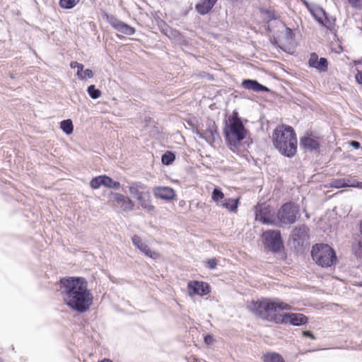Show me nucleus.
Masks as SVG:
<instances>
[{"label": "nucleus", "instance_id": "f257e3e1", "mask_svg": "<svg viewBox=\"0 0 362 362\" xmlns=\"http://www.w3.org/2000/svg\"><path fill=\"white\" fill-rule=\"evenodd\" d=\"M59 291L64 305L77 314L88 312L93 304V294L87 279L79 276H66L59 281Z\"/></svg>", "mask_w": 362, "mask_h": 362}, {"label": "nucleus", "instance_id": "f03ea898", "mask_svg": "<svg viewBox=\"0 0 362 362\" xmlns=\"http://www.w3.org/2000/svg\"><path fill=\"white\" fill-rule=\"evenodd\" d=\"M243 122H247L246 119H243L239 112L234 110L231 114H225L223 119V135L228 148L243 158H248L246 146L249 147V141L247 138L248 131Z\"/></svg>", "mask_w": 362, "mask_h": 362}, {"label": "nucleus", "instance_id": "7ed1b4c3", "mask_svg": "<svg viewBox=\"0 0 362 362\" xmlns=\"http://www.w3.org/2000/svg\"><path fill=\"white\" fill-rule=\"evenodd\" d=\"M291 306L280 300H271L262 299L250 302V310L262 320L269 322L279 323L281 312L289 310Z\"/></svg>", "mask_w": 362, "mask_h": 362}, {"label": "nucleus", "instance_id": "20e7f679", "mask_svg": "<svg viewBox=\"0 0 362 362\" xmlns=\"http://www.w3.org/2000/svg\"><path fill=\"white\" fill-rule=\"evenodd\" d=\"M274 145L281 155L291 158L297 151V137L293 127L288 125H279L274 129Z\"/></svg>", "mask_w": 362, "mask_h": 362}, {"label": "nucleus", "instance_id": "39448f33", "mask_svg": "<svg viewBox=\"0 0 362 362\" xmlns=\"http://www.w3.org/2000/svg\"><path fill=\"white\" fill-rule=\"evenodd\" d=\"M128 188L131 196L138 204L135 209H141L149 214L156 212V206L151 200L152 190L149 186L140 181H134L129 184Z\"/></svg>", "mask_w": 362, "mask_h": 362}, {"label": "nucleus", "instance_id": "423d86ee", "mask_svg": "<svg viewBox=\"0 0 362 362\" xmlns=\"http://www.w3.org/2000/svg\"><path fill=\"white\" fill-rule=\"evenodd\" d=\"M311 256L316 264L322 267H331L337 262L335 251L327 244L314 245L312 247Z\"/></svg>", "mask_w": 362, "mask_h": 362}, {"label": "nucleus", "instance_id": "0eeeda50", "mask_svg": "<svg viewBox=\"0 0 362 362\" xmlns=\"http://www.w3.org/2000/svg\"><path fill=\"white\" fill-rule=\"evenodd\" d=\"M299 148L303 153L317 157L322 155L325 150L324 141L320 136L306 132L300 137Z\"/></svg>", "mask_w": 362, "mask_h": 362}, {"label": "nucleus", "instance_id": "6e6552de", "mask_svg": "<svg viewBox=\"0 0 362 362\" xmlns=\"http://www.w3.org/2000/svg\"><path fill=\"white\" fill-rule=\"evenodd\" d=\"M299 208L292 202L284 204L277 213V218L281 225H290L296 221Z\"/></svg>", "mask_w": 362, "mask_h": 362}, {"label": "nucleus", "instance_id": "1a4fd4ad", "mask_svg": "<svg viewBox=\"0 0 362 362\" xmlns=\"http://www.w3.org/2000/svg\"><path fill=\"white\" fill-rule=\"evenodd\" d=\"M103 196L107 198L108 202H115L119 205L120 209L123 212H129L136 208V204L134 200L119 192L107 191L103 193Z\"/></svg>", "mask_w": 362, "mask_h": 362}, {"label": "nucleus", "instance_id": "9d476101", "mask_svg": "<svg viewBox=\"0 0 362 362\" xmlns=\"http://www.w3.org/2000/svg\"><path fill=\"white\" fill-rule=\"evenodd\" d=\"M263 238L265 247L273 252H278L284 247L280 230H267L263 233Z\"/></svg>", "mask_w": 362, "mask_h": 362}, {"label": "nucleus", "instance_id": "9b49d317", "mask_svg": "<svg viewBox=\"0 0 362 362\" xmlns=\"http://www.w3.org/2000/svg\"><path fill=\"white\" fill-rule=\"evenodd\" d=\"M200 132L203 134L204 138H199L204 140L211 146L214 144H218L221 141V138L218 129L214 119L207 118L205 124V129H201Z\"/></svg>", "mask_w": 362, "mask_h": 362}, {"label": "nucleus", "instance_id": "f8f14e48", "mask_svg": "<svg viewBox=\"0 0 362 362\" xmlns=\"http://www.w3.org/2000/svg\"><path fill=\"white\" fill-rule=\"evenodd\" d=\"M103 18L117 31L127 35H133L136 33V28L129 24L121 21L112 14L106 12L103 13Z\"/></svg>", "mask_w": 362, "mask_h": 362}, {"label": "nucleus", "instance_id": "ddd939ff", "mask_svg": "<svg viewBox=\"0 0 362 362\" xmlns=\"http://www.w3.org/2000/svg\"><path fill=\"white\" fill-rule=\"evenodd\" d=\"M255 220L266 225H276V220L274 218V211L272 207L266 203L259 204L255 209Z\"/></svg>", "mask_w": 362, "mask_h": 362}, {"label": "nucleus", "instance_id": "4468645a", "mask_svg": "<svg viewBox=\"0 0 362 362\" xmlns=\"http://www.w3.org/2000/svg\"><path fill=\"white\" fill-rule=\"evenodd\" d=\"M277 27L278 32H281L279 33V39H272L271 40L272 44L276 45L280 48H282V46L291 45L293 41L294 34L292 30L288 27H286V24L283 21H277Z\"/></svg>", "mask_w": 362, "mask_h": 362}, {"label": "nucleus", "instance_id": "2eb2a0df", "mask_svg": "<svg viewBox=\"0 0 362 362\" xmlns=\"http://www.w3.org/2000/svg\"><path fill=\"white\" fill-rule=\"evenodd\" d=\"M211 291L210 284L206 281L191 280L187 283V294L190 297L199 296L201 297L209 295Z\"/></svg>", "mask_w": 362, "mask_h": 362}, {"label": "nucleus", "instance_id": "dca6fc26", "mask_svg": "<svg viewBox=\"0 0 362 362\" xmlns=\"http://www.w3.org/2000/svg\"><path fill=\"white\" fill-rule=\"evenodd\" d=\"M152 194L156 199L170 203L177 199V192L170 186H154L151 188Z\"/></svg>", "mask_w": 362, "mask_h": 362}, {"label": "nucleus", "instance_id": "f3484780", "mask_svg": "<svg viewBox=\"0 0 362 362\" xmlns=\"http://www.w3.org/2000/svg\"><path fill=\"white\" fill-rule=\"evenodd\" d=\"M279 324H289L293 326H300L308 322V317L302 313H285L281 314Z\"/></svg>", "mask_w": 362, "mask_h": 362}, {"label": "nucleus", "instance_id": "a211bd4d", "mask_svg": "<svg viewBox=\"0 0 362 362\" xmlns=\"http://www.w3.org/2000/svg\"><path fill=\"white\" fill-rule=\"evenodd\" d=\"M329 185L333 188L354 187L362 189V182H359L351 177L333 179Z\"/></svg>", "mask_w": 362, "mask_h": 362}, {"label": "nucleus", "instance_id": "6ab92c4d", "mask_svg": "<svg viewBox=\"0 0 362 362\" xmlns=\"http://www.w3.org/2000/svg\"><path fill=\"white\" fill-rule=\"evenodd\" d=\"M309 228L304 224L295 227L291 232V237L298 245H303L308 238Z\"/></svg>", "mask_w": 362, "mask_h": 362}, {"label": "nucleus", "instance_id": "aec40b11", "mask_svg": "<svg viewBox=\"0 0 362 362\" xmlns=\"http://www.w3.org/2000/svg\"><path fill=\"white\" fill-rule=\"evenodd\" d=\"M218 0H199L194 6L195 11L201 16L211 13Z\"/></svg>", "mask_w": 362, "mask_h": 362}, {"label": "nucleus", "instance_id": "412c9836", "mask_svg": "<svg viewBox=\"0 0 362 362\" xmlns=\"http://www.w3.org/2000/svg\"><path fill=\"white\" fill-rule=\"evenodd\" d=\"M308 64L310 67L315 68L320 72H324L327 70V59L325 57L319 59L316 53H312L310 54Z\"/></svg>", "mask_w": 362, "mask_h": 362}, {"label": "nucleus", "instance_id": "4be33fe9", "mask_svg": "<svg viewBox=\"0 0 362 362\" xmlns=\"http://www.w3.org/2000/svg\"><path fill=\"white\" fill-rule=\"evenodd\" d=\"M240 204V200L238 198H226L222 200L218 204L219 206L226 209L230 212L235 213Z\"/></svg>", "mask_w": 362, "mask_h": 362}, {"label": "nucleus", "instance_id": "5701e85b", "mask_svg": "<svg viewBox=\"0 0 362 362\" xmlns=\"http://www.w3.org/2000/svg\"><path fill=\"white\" fill-rule=\"evenodd\" d=\"M313 16L315 19L320 24L325 27H329V20L325 11L322 8H317L313 11Z\"/></svg>", "mask_w": 362, "mask_h": 362}, {"label": "nucleus", "instance_id": "b1692460", "mask_svg": "<svg viewBox=\"0 0 362 362\" xmlns=\"http://www.w3.org/2000/svg\"><path fill=\"white\" fill-rule=\"evenodd\" d=\"M259 10L261 14V17L262 18L263 21L267 23V25L269 23V22L275 19L277 16H279L276 13L275 11L272 9L271 7H259Z\"/></svg>", "mask_w": 362, "mask_h": 362}, {"label": "nucleus", "instance_id": "393cba45", "mask_svg": "<svg viewBox=\"0 0 362 362\" xmlns=\"http://www.w3.org/2000/svg\"><path fill=\"white\" fill-rule=\"evenodd\" d=\"M198 121L196 117L188 119L186 120V124L189 127L193 134L198 138H204L203 134L200 132L201 128L197 124Z\"/></svg>", "mask_w": 362, "mask_h": 362}, {"label": "nucleus", "instance_id": "a878e982", "mask_svg": "<svg viewBox=\"0 0 362 362\" xmlns=\"http://www.w3.org/2000/svg\"><path fill=\"white\" fill-rule=\"evenodd\" d=\"M277 21H282L280 19L279 16H277L275 19L269 22L266 26H267V30L269 33H272V39H279V33L281 32H278V27H277Z\"/></svg>", "mask_w": 362, "mask_h": 362}, {"label": "nucleus", "instance_id": "bb28decb", "mask_svg": "<svg viewBox=\"0 0 362 362\" xmlns=\"http://www.w3.org/2000/svg\"><path fill=\"white\" fill-rule=\"evenodd\" d=\"M59 127L62 132L67 136H69L74 132V124L71 119H63L59 123Z\"/></svg>", "mask_w": 362, "mask_h": 362}, {"label": "nucleus", "instance_id": "cd10ccee", "mask_svg": "<svg viewBox=\"0 0 362 362\" xmlns=\"http://www.w3.org/2000/svg\"><path fill=\"white\" fill-rule=\"evenodd\" d=\"M89 185L93 189H98L101 187H105V174L92 177L89 182Z\"/></svg>", "mask_w": 362, "mask_h": 362}, {"label": "nucleus", "instance_id": "c85d7f7f", "mask_svg": "<svg viewBox=\"0 0 362 362\" xmlns=\"http://www.w3.org/2000/svg\"><path fill=\"white\" fill-rule=\"evenodd\" d=\"M105 187L110 189L118 190L121 187V184L119 181L105 174Z\"/></svg>", "mask_w": 362, "mask_h": 362}, {"label": "nucleus", "instance_id": "c756f323", "mask_svg": "<svg viewBox=\"0 0 362 362\" xmlns=\"http://www.w3.org/2000/svg\"><path fill=\"white\" fill-rule=\"evenodd\" d=\"M224 197V194L220 187L215 186L211 192V199L216 203L217 206L222 202Z\"/></svg>", "mask_w": 362, "mask_h": 362}, {"label": "nucleus", "instance_id": "7c9ffc66", "mask_svg": "<svg viewBox=\"0 0 362 362\" xmlns=\"http://www.w3.org/2000/svg\"><path fill=\"white\" fill-rule=\"evenodd\" d=\"M264 362H285L284 358L275 352L267 353L263 356Z\"/></svg>", "mask_w": 362, "mask_h": 362}, {"label": "nucleus", "instance_id": "2f4dec72", "mask_svg": "<svg viewBox=\"0 0 362 362\" xmlns=\"http://www.w3.org/2000/svg\"><path fill=\"white\" fill-rule=\"evenodd\" d=\"M148 135L151 138L159 139L161 136L162 132L160 130V127L158 122H154L148 129H146Z\"/></svg>", "mask_w": 362, "mask_h": 362}, {"label": "nucleus", "instance_id": "473e14b6", "mask_svg": "<svg viewBox=\"0 0 362 362\" xmlns=\"http://www.w3.org/2000/svg\"><path fill=\"white\" fill-rule=\"evenodd\" d=\"M86 91L90 98L96 100L102 95V91L96 88L95 85L91 84L87 87Z\"/></svg>", "mask_w": 362, "mask_h": 362}, {"label": "nucleus", "instance_id": "72a5a7b5", "mask_svg": "<svg viewBox=\"0 0 362 362\" xmlns=\"http://www.w3.org/2000/svg\"><path fill=\"white\" fill-rule=\"evenodd\" d=\"M177 153L173 151H161L160 152L156 151V155L153 154V158H176Z\"/></svg>", "mask_w": 362, "mask_h": 362}, {"label": "nucleus", "instance_id": "f704fd0d", "mask_svg": "<svg viewBox=\"0 0 362 362\" xmlns=\"http://www.w3.org/2000/svg\"><path fill=\"white\" fill-rule=\"evenodd\" d=\"M250 90L257 93L269 92V89L267 86L260 84L257 81L252 79H250Z\"/></svg>", "mask_w": 362, "mask_h": 362}, {"label": "nucleus", "instance_id": "c9c22d12", "mask_svg": "<svg viewBox=\"0 0 362 362\" xmlns=\"http://www.w3.org/2000/svg\"><path fill=\"white\" fill-rule=\"evenodd\" d=\"M140 252H141L146 257L152 259H156L159 257V253L151 250L147 244L144 245Z\"/></svg>", "mask_w": 362, "mask_h": 362}, {"label": "nucleus", "instance_id": "e433bc0d", "mask_svg": "<svg viewBox=\"0 0 362 362\" xmlns=\"http://www.w3.org/2000/svg\"><path fill=\"white\" fill-rule=\"evenodd\" d=\"M80 0H59V5L63 9L70 10L74 8Z\"/></svg>", "mask_w": 362, "mask_h": 362}, {"label": "nucleus", "instance_id": "4c0bfd02", "mask_svg": "<svg viewBox=\"0 0 362 362\" xmlns=\"http://www.w3.org/2000/svg\"><path fill=\"white\" fill-rule=\"evenodd\" d=\"M218 259L216 257H211L204 261V266L209 270H214L218 266Z\"/></svg>", "mask_w": 362, "mask_h": 362}, {"label": "nucleus", "instance_id": "58836bf2", "mask_svg": "<svg viewBox=\"0 0 362 362\" xmlns=\"http://www.w3.org/2000/svg\"><path fill=\"white\" fill-rule=\"evenodd\" d=\"M132 241L133 245L139 251H141V249L146 245V243L143 241L142 238L138 235H134L132 237Z\"/></svg>", "mask_w": 362, "mask_h": 362}, {"label": "nucleus", "instance_id": "ea45409f", "mask_svg": "<svg viewBox=\"0 0 362 362\" xmlns=\"http://www.w3.org/2000/svg\"><path fill=\"white\" fill-rule=\"evenodd\" d=\"M203 341L207 346H211L216 341L214 335L212 333H205L203 334Z\"/></svg>", "mask_w": 362, "mask_h": 362}, {"label": "nucleus", "instance_id": "a19ab883", "mask_svg": "<svg viewBox=\"0 0 362 362\" xmlns=\"http://www.w3.org/2000/svg\"><path fill=\"white\" fill-rule=\"evenodd\" d=\"M94 76V73L92 69H83L82 71V74H81V76L78 77V79L83 81L86 78H92Z\"/></svg>", "mask_w": 362, "mask_h": 362}, {"label": "nucleus", "instance_id": "79ce46f5", "mask_svg": "<svg viewBox=\"0 0 362 362\" xmlns=\"http://www.w3.org/2000/svg\"><path fill=\"white\" fill-rule=\"evenodd\" d=\"M144 122L145 124L144 128L148 129L151 124H153V123L156 122L152 117L146 116L144 117Z\"/></svg>", "mask_w": 362, "mask_h": 362}, {"label": "nucleus", "instance_id": "37998d69", "mask_svg": "<svg viewBox=\"0 0 362 362\" xmlns=\"http://www.w3.org/2000/svg\"><path fill=\"white\" fill-rule=\"evenodd\" d=\"M348 2L354 8H362V0H348Z\"/></svg>", "mask_w": 362, "mask_h": 362}, {"label": "nucleus", "instance_id": "c03bdc74", "mask_svg": "<svg viewBox=\"0 0 362 362\" xmlns=\"http://www.w3.org/2000/svg\"><path fill=\"white\" fill-rule=\"evenodd\" d=\"M76 69V76L78 78L79 76H81V74H82V71L84 69V65L81 63H79Z\"/></svg>", "mask_w": 362, "mask_h": 362}, {"label": "nucleus", "instance_id": "a18cd8bd", "mask_svg": "<svg viewBox=\"0 0 362 362\" xmlns=\"http://www.w3.org/2000/svg\"><path fill=\"white\" fill-rule=\"evenodd\" d=\"M175 160H161L163 165L170 166L173 164Z\"/></svg>", "mask_w": 362, "mask_h": 362}, {"label": "nucleus", "instance_id": "49530a36", "mask_svg": "<svg viewBox=\"0 0 362 362\" xmlns=\"http://www.w3.org/2000/svg\"><path fill=\"white\" fill-rule=\"evenodd\" d=\"M303 334L304 337H309V338H310L312 339H315L314 334L310 331H304L303 332Z\"/></svg>", "mask_w": 362, "mask_h": 362}, {"label": "nucleus", "instance_id": "de8ad7c7", "mask_svg": "<svg viewBox=\"0 0 362 362\" xmlns=\"http://www.w3.org/2000/svg\"><path fill=\"white\" fill-rule=\"evenodd\" d=\"M242 86L244 88L249 90V78H245L243 80Z\"/></svg>", "mask_w": 362, "mask_h": 362}, {"label": "nucleus", "instance_id": "09e8293b", "mask_svg": "<svg viewBox=\"0 0 362 362\" xmlns=\"http://www.w3.org/2000/svg\"><path fill=\"white\" fill-rule=\"evenodd\" d=\"M350 145L356 149H358L361 146V144L357 141H351Z\"/></svg>", "mask_w": 362, "mask_h": 362}, {"label": "nucleus", "instance_id": "8fccbe9b", "mask_svg": "<svg viewBox=\"0 0 362 362\" xmlns=\"http://www.w3.org/2000/svg\"><path fill=\"white\" fill-rule=\"evenodd\" d=\"M356 80L358 83L362 84V71H358L356 76Z\"/></svg>", "mask_w": 362, "mask_h": 362}, {"label": "nucleus", "instance_id": "3c124183", "mask_svg": "<svg viewBox=\"0 0 362 362\" xmlns=\"http://www.w3.org/2000/svg\"><path fill=\"white\" fill-rule=\"evenodd\" d=\"M78 64H79V62H78L76 61L71 62V63H70L71 69H76L77 67V66L78 65Z\"/></svg>", "mask_w": 362, "mask_h": 362}, {"label": "nucleus", "instance_id": "603ef678", "mask_svg": "<svg viewBox=\"0 0 362 362\" xmlns=\"http://www.w3.org/2000/svg\"><path fill=\"white\" fill-rule=\"evenodd\" d=\"M194 168L193 166H188L186 168L187 171L191 174L196 173V172L194 170Z\"/></svg>", "mask_w": 362, "mask_h": 362}, {"label": "nucleus", "instance_id": "864d4df0", "mask_svg": "<svg viewBox=\"0 0 362 362\" xmlns=\"http://www.w3.org/2000/svg\"><path fill=\"white\" fill-rule=\"evenodd\" d=\"M5 187L8 190H9L10 189H13V187L11 186L10 183H5ZM8 192H10V191H8Z\"/></svg>", "mask_w": 362, "mask_h": 362}, {"label": "nucleus", "instance_id": "5fc2aeb1", "mask_svg": "<svg viewBox=\"0 0 362 362\" xmlns=\"http://www.w3.org/2000/svg\"><path fill=\"white\" fill-rule=\"evenodd\" d=\"M186 205V202L185 200H180L179 202V206L184 207Z\"/></svg>", "mask_w": 362, "mask_h": 362}, {"label": "nucleus", "instance_id": "6e6d98bb", "mask_svg": "<svg viewBox=\"0 0 362 362\" xmlns=\"http://www.w3.org/2000/svg\"><path fill=\"white\" fill-rule=\"evenodd\" d=\"M98 362H112L110 358H105Z\"/></svg>", "mask_w": 362, "mask_h": 362}, {"label": "nucleus", "instance_id": "4d7b16f0", "mask_svg": "<svg viewBox=\"0 0 362 362\" xmlns=\"http://www.w3.org/2000/svg\"><path fill=\"white\" fill-rule=\"evenodd\" d=\"M359 231H360L361 234L362 235V219L361 220L360 223H359Z\"/></svg>", "mask_w": 362, "mask_h": 362}, {"label": "nucleus", "instance_id": "13d9d810", "mask_svg": "<svg viewBox=\"0 0 362 362\" xmlns=\"http://www.w3.org/2000/svg\"><path fill=\"white\" fill-rule=\"evenodd\" d=\"M245 308L249 310V300L245 301Z\"/></svg>", "mask_w": 362, "mask_h": 362}, {"label": "nucleus", "instance_id": "bf43d9fd", "mask_svg": "<svg viewBox=\"0 0 362 362\" xmlns=\"http://www.w3.org/2000/svg\"><path fill=\"white\" fill-rule=\"evenodd\" d=\"M117 37L118 38H119V39H121V38L122 37V35H118V34L117 35Z\"/></svg>", "mask_w": 362, "mask_h": 362}, {"label": "nucleus", "instance_id": "052dcab7", "mask_svg": "<svg viewBox=\"0 0 362 362\" xmlns=\"http://www.w3.org/2000/svg\"><path fill=\"white\" fill-rule=\"evenodd\" d=\"M0 362H4V360L0 356Z\"/></svg>", "mask_w": 362, "mask_h": 362}, {"label": "nucleus", "instance_id": "680f3d73", "mask_svg": "<svg viewBox=\"0 0 362 362\" xmlns=\"http://www.w3.org/2000/svg\"><path fill=\"white\" fill-rule=\"evenodd\" d=\"M247 234H248V232H246V233H245V235H247ZM247 236H246V238H245V240H247Z\"/></svg>", "mask_w": 362, "mask_h": 362}, {"label": "nucleus", "instance_id": "e2e57ef3", "mask_svg": "<svg viewBox=\"0 0 362 362\" xmlns=\"http://www.w3.org/2000/svg\"><path fill=\"white\" fill-rule=\"evenodd\" d=\"M11 78H14V76L11 74Z\"/></svg>", "mask_w": 362, "mask_h": 362}, {"label": "nucleus", "instance_id": "0e129e2a", "mask_svg": "<svg viewBox=\"0 0 362 362\" xmlns=\"http://www.w3.org/2000/svg\"><path fill=\"white\" fill-rule=\"evenodd\" d=\"M252 143V139H250V144H251Z\"/></svg>", "mask_w": 362, "mask_h": 362}, {"label": "nucleus", "instance_id": "69168bd1", "mask_svg": "<svg viewBox=\"0 0 362 362\" xmlns=\"http://www.w3.org/2000/svg\"><path fill=\"white\" fill-rule=\"evenodd\" d=\"M360 286H362V282L360 284Z\"/></svg>", "mask_w": 362, "mask_h": 362}, {"label": "nucleus", "instance_id": "338daca9", "mask_svg": "<svg viewBox=\"0 0 362 362\" xmlns=\"http://www.w3.org/2000/svg\"><path fill=\"white\" fill-rule=\"evenodd\" d=\"M3 168H0V170H1Z\"/></svg>", "mask_w": 362, "mask_h": 362}]
</instances>
